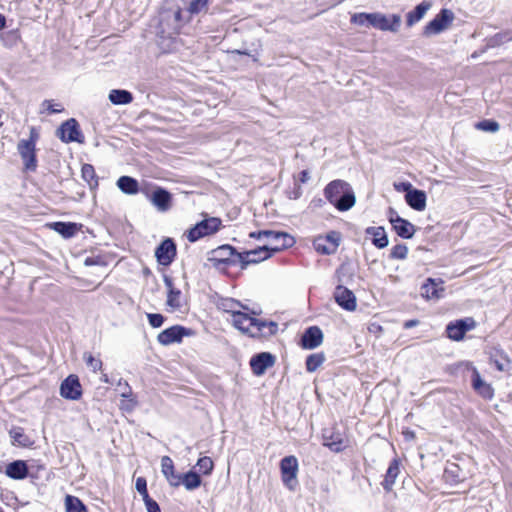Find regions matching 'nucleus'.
<instances>
[{"label": "nucleus", "instance_id": "69168bd1", "mask_svg": "<svg viewBox=\"0 0 512 512\" xmlns=\"http://www.w3.org/2000/svg\"><path fill=\"white\" fill-rule=\"evenodd\" d=\"M231 54H239V55H248L251 56V54L247 51H241V50H232L230 51Z\"/></svg>", "mask_w": 512, "mask_h": 512}, {"label": "nucleus", "instance_id": "09e8293b", "mask_svg": "<svg viewBox=\"0 0 512 512\" xmlns=\"http://www.w3.org/2000/svg\"><path fill=\"white\" fill-rule=\"evenodd\" d=\"M147 317L149 324L154 328H158L164 323V317L161 314L151 313L148 314Z\"/></svg>", "mask_w": 512, "mask_h": 512}, {"label": "nucleus", "instance_id": "052dcab7", "mask_svg": "<svg viewBox=\"0 0 512 512\" xmlns=\"http://www.w3.org/2000/svg\"><path fill=\"white\" fill-rule=\"evenodd\" d=\"M308 179H309V173H308V171L303 170V171L300 173V181H301L302 183H305V182H307V181H308Z\"/></svg>", "mask_w": 512, "mask_h": 512}, {"label": "nucleus", "instance_id": "774afa93", "mask_svg": "<svg viewBox=\"0 0 512 512\" xmlns=\"http://www.w3.org/2000/svg\"><path fill=\"white\" fill-rule=\"evenodd\" d=\"M250 237L259 239V238H258V232H252V233H250Z\"/></svg>", "mask_w": 512, "mask_h": 512}, {"label": "nucleus", "instance_id": "4468645a", "mask_svg": "<svg viewBox=\"0 0 512 512\" xmlns=\"http://www.w3.org/2000/svg\"><path fill=\"white\" fill-rule=\"evenodd\" d=\"M189 335V331L182 326H172L159 333L157 340L162 345H170L181 342L182 338Z\"/></svg>", "mask_w": 512, "mask_h": 512}, {"label": "nucleus", "instance_id": "4be33fe9", "mask_svg": "<svg viewBox=\"0 0 512 512\" xmlns=\"http://www.w3.org/2000/svg\"><path fill=\"white\" fill-rule=\"evenodd\" d=\"M392 227L397 235L404 239L412 238L416 231L412 223L400 216H395V219L392 220Z\"/></svg>", "mask_w": 512, "mask_h": 512}, {"label": "nucleus", "instance_id": "c85d7f7f", "mask_svg": "<svg viewBox=\"0 0 512 512\" xmlns=\"http://www.w3.org/2000/svg\"><path fill=\"white\" fill-rule=\"evenodd\" d=\"M27 473V465L22 460L14 461L6 467V475L12 479H24Z\"/></svg>", "mask_w": 512, "mask_h": 512}, {"label": "nucleus", "instance_id": "a878e982", "mask_svg": "<svg viewBox=\"0 0 512 512\" xmlns=\"http://www.w3.org/2000/svg\"><path fill=\"white\" fill-rule=\"evenodd\" d=\"M432 4L429 1H423L406 15V22L409 27L419 22L430 10Z\"/></svg>", "mask_w": 512, "mask_h": 512}, {"label": "nucleus", "instance_id": "2f4dec72", "mask_svg": "<svg viewBox=\"0 0 512 512\" xmlns=\"http://www.w3.org/2000/svg\"><path fill=\"white\" fill-rule=\"evenodd\" d=\"M117 187L125 194L135 195L139 191L138 181L130 176H121L117 180Z\"/></svg>", "mask_w": 512, "mask_h": 512}, {"label": "nucleus", "instance_id": "f03ea898", "mask_svg": "<svg viewBox=\"0 0 512 512\" xmlns=\"http://www.w3.org/2000/svg\"><path fill=\"white\" fill-rule=\"evenodd\" d=\"M354 24L396 33L401 25V16L397 14L387 16L382 13H354Z\"/></svg>", "mask_w": 512, "mask_h": 512}, {"label": "nucleus", "instance_id": "9b49d317", "mask_svg": "<svg viewBox=\"0 0 512 512\" xmlns=\"http://www.w3.org/2000/svg\"><path fill=\"white\" fill-rule=\"evenodd\" d=\"M236 251L230 245H222L213 249L208 254V261L213 263L214 265L220 263H238L236 258Z\"/></svg>", "mask_w": 512, "mask_h": 512}, {"label": "nucleus", "instance_id": "473e14b6", "mask_svg": "<svg viewBox=\"0 0 512 512\" xmlns=\"http://www.w3.org/2000/svg\"><path fill=\"white\" fill-rule=\"evenodd\" d=\"M108 98L115 105H126L133 101L132 94L127 90L121 89L111 90Z\"/></svg>", "mask_w": 512, "mask_h": 512}, {"label": "nucleus", "instance_id": "79ce46f5", "mask_svg": "<svg viewBox=\"0 0 512 512\" xmlns=\"http://www.w3.org/2000/svg\"><path fill=\"white\" fill-rule=\"evenodd\" d=\"M475 128L484 132L495 133L500 129V125L495 120H483L476 123Z\"/></svg>", "mask_w": 512, "mask_h": 512}, {"label": "nucleus", "instance_id": "338daca9", "mask_svg": "<svg viewBox=\"0 0 512 512\" xmlns=\"http://www.w3.org/2000/svg\"><path fill=\"white\" fill-rule=\"evenodd\" d=\"M181 14H182L181 10H177V11L174 13L175 19H176L177 21H181Z\"/></svg>", "mask_w": 512, "mask_h": 512}, {"label": "nucleus", "instance_id": "a18cd8bd", "mask_svg": "<svg viewBox=\"0 0 512 512\" xmlns=\"http://www.w3.org/2000/svg\"><path fill=\"white\" fill-rule=\"evenodd\" d=\"M408 254V247L405 244L395 245L390 252V258L397 260L406 259Z\"/></svg>", "mask_w": 512, "mask_h": 512}, {"label": "nucleus", "instance_id": "864d4df0", "mask_svg": "<svg viewBox=\"0 0 512 512\" xmlns=\"http://www.w3.org/2000/svg\"><path fill=\"white\" fill-rule=\"evenodd\" d=\"M491 362L495 365V367L499 371H506L508 369V366H509V361L506 358H502L500 360L499 359H495V358H491Z\"/></svg>", "mask_w": 512, "mask_h": 512}, {"label": "nucleus", "instance_id": "de8ad7c7", "mask_svg": "<svg viewBox=\"0 0 512 512\" xmlns=\"http://www.w3.org/2000/svg\"><path fill=\"white\" fill-rule=\"evenodd\" d=\"M135 487H136V490L140 493V495L142 496V498H147L148 495V491H147V482H146V479L143 478V477H138L136 479V484H135Z\"/></svg>", "mask_w": 512, "mask_h": 512}, {"label": "nucleus", "instance_id": "a211bd4d", "mask_svg": "<svg viewBox=\"0 0 512 512\" xmlns=\"http://www.w3.org/2000/svg\"><path fill=\"white\" fill-rule=\"evenodd\" d=\"M472 387L485 399H492L494 396V389L489 383L482 379L480 373L475 367L472 368Z\"/></svg>", "mask_w": 512, "mask_h": 512}, {"label": "nucleus", "instance_id": "6e6552de", "mask_svg": "<svg viewBox=\"0 0 512 512\" xmlns=\"http://www.w3.org/2000/svg\"><path fill=\"white\" fill-rule=\"evenodd\" d=\"M17 150L21 156L25 170L35 171L37 168V158L36 145L33 144V140H20L17 145Z\"/></svg>", "mask_w": 512, "mask_h": 512}, {"label": "nucleus", "instance_id": "8fccbe9b", "mask_svg": "<svg viewBox=\"0 0 512 512\" xmlns=\"http://www.w3.org/2000/svg\"><path fill=\"white\" fill-rule=\"evenodd\" d=\"M143 501L145 503L147 512H161L158 503L152 498H150V496H147V498H143Z\"/></svg>", "mask_w": 512, "mask_h": 512}, {"label": "nucleus", "instance_id": "dca6fc26", "mask_svg": "<svg viewBox=\"0 0 512 512\" xmlns=\"http://www.w3.org/2000/svg\"><path fill=\"white\" fill-rule=\"evenodd\" d=\"M323 342V333L318 326H311L303 333L301 344L305 349H315Z\"/></svg>", "mask_w": 512, "mask_h": 512}, {"label": "nucleus", "instance_id": "a19ab883", "mask_svg": "<svg viewBox=\"0 0 512 512\" xmlns=\"http://www.w3.org/2000/svg\"><path fill=\"white\" fill-rule=\"evenodd\" d=\"M83 360L86 363L87 367L94 373L100 371L102 368V361L99 358L94 357L90 353H84Z\"/></svg>", "mask_w": 512, "mask_h": 512}, {"label": "nucleus", "instance_id": "7ed1b4c3", "mask_svg": "<svg viewBox=\"0 0 512 512\" xmlns=\"http://www.w3.org/2000/svg\"><path fill=\"white\" fill-rule=\"evenodd\" d=\"M347 186V183L335 180L325 188L326 198L340 211H346L352 207V194L347 191Z\"/></svg>", "mask_w": 512, "mask_h": 512}, {"label": "nucleus", "instance_id": "58836bf2", "mask_svg": "<svg viewBox=\"0 0 512 512\" xmlns=\"http://www.w3.org/2000/svg\"><path fill=\"white\" fill-rule=\"evenodd\" d=\"M221 307L225 312L230 313L233 318L236 313L242 312L241 308H243V305L233 299H225L222 301Z\"/></svg>", "mask_w": 512, "mask_h": 512}, {"label": "nucleus", "instance_id": "2eb2a0df", "mask_svg": "<svg viewBox=\"0 0 512 512\" xmlns=\"http://www.w3.org/2000/svg\"><path fill=\"white\" fill-rule=\"evenodd\" d=\"M176 255V246L173 240H164L156 249L155 256L157 261L164 266H168L172 263Z\"/></svg>", "mask_w": 512, "mask_h": 512}, {"label": "nucleus", "instance_id": "603ef678", "mask_svg": "<svg viewBox=\"0 0 512 512\" xmlns=\"http://www.w3.org/2000/svg\"><path fill=\"white\" fill-rule=\"evenodd\" d=\"M393 187L397 192H406V194L414 189L410 182H394Z\"/></svg>", "mask_w": 512, "mask_h": 512}, {"label": "nucleus", "instance_id": "c03bdc74", "mask_svg": "<svg viewBox=\"0 0 512 512\" xmlns=\"http://www.w3.org/2000/svg\"><path fill=\"white\" fill-rule=\"evenodd\" d=\"M196 466L199 468L200 472L209 475L213 470L214 463L210 457L204 456L198 459Z\"/></svg>", "mask_w": 512, "mask_h": 512}, {"label": "nucleus", "instance_id": "c9c22d12", "mask_svg": "<svg viewBox=\"0 0 512 512\" xmlns=\"http://www.w3.org/2000/svg\"><path fill=\"white\" fill-rule=\"evenodd\" d=\"M82 178L93 188L98 185L94 167L90 164H84L81 169Z\"/></svg>", "mask_w": 512, "mask_h": 512}, {"label": "nucleus", "instance_id": "cd10ccee", "mask_svg": "<svg viewBox=\"0 0 512 512\" xmlns=\"http://www.w3.org/2000/svg\"><path fill=\"white\" fill-rule=\"evenodd\" d=\"M443 287L437 284L433 279L429 278L421 287V295L426 299L437 300L442 297Z\"/></svg>", "mask_w": 512, "mask_h": 512}, {"label": "nucleus", "instance_id": "b1692460", "mask_svg": "<svg viewBox=\"0 0 512 512\" xmlns=\"http://www.w3.org/2000/svg\"><path fill=\"white\" fill-rule=\"evenodd\" d=\"M400 473V461L394 458L386 471L382 486L386 491H391Z\"/></svg>", "mask_w": 512, "mask_h": 512}, {"label": "nucleus", "instance_id": "c756f323", "mask_svg": "<svg viewBox=\"0 0 512 512\" xmlns=\"http://www.w3.org/2000/svg\"><path fill=\"white\" fill-rule=\"evenodd\" d=\"M366 233L372 236V243L377 248H385L389 243L387 234L383 227H369L366 229Z\"/></svg>", "mask_w": 512, "mask_h": 512}, {"label": "nucleus", "instance_id": "20e7f679", "mask_svg": "<svg viewBox=\"0 0 512 512\" xmlns=\"http://www.w3.org/2000/svg\"><path fill=\"white\" fill-rule=\"evenodd\" d=\"M298 471L299 463L295 456H286L280 461L281 479L290 491H294L299 484Z\"/></svg>", "mask_w": 512, "mask_h": 512}, {"label": "nucleus", "instance_id": "f3484780", "mask_svg": "<svg viewBox=\"0 0 512 512\" xmlns=\"http://www.w3.org/2000/svg\"><path fill=\"white\" fill-rule=\"evenodd\" d=\"M273 364L274 357L268 352L259 353L250 360L251 369L256 375H262Z\"/></svg>", "mask_w": 512, "mask_h": 512}, {"label": "nucleus", "instance_id": "f8f14e48", "mask_svg": "<svg viewBox=\"0 0 512 512\" xmlns=\"http://www.w3.org/2000/svg\"><path fill=\"white\" fill-rule=\"evenodd\" d=\"M475 327V321L473 318L460 319L450 323L447 328V335L450 339L460 341L464 338L466 332L472 330Z\"/></svg>", "mask_w": 512, "mask_h": 512}, {"label": "nucleus", "instance_id": "bf43d9fd", "mask_svg": "<svg viewBox=\"0 0 512 512\" xmlns=\"http://www.w3.org/2000/svg\"><path fill=\"white\" fill-rule=\"evenodd\" d=\"M403 435L406 440H413L415 438V433L412 430L406 429L403 431Z\"/></svg>", "mask_w": 512, "mask_h": 512}, {"label": "nucleus", "instance_id": "aec40b11", "mask_svg": "<svg viewBox=\"0 0 512 512\" xmlns=\"http://www.w3.org/2000/svg\"><path fill=\"white\" fill-rule=\"evenodd\" d=\"M406 203L416 211H424L426 209L427 196L422 190L414 188L405 194Z\"/></svg>", "mask_w": 512, "mask_h": 512}, {"label": "nucleus", "instance_id": "49530a36", "mask_svg": "<svg viewBox=\"0 0 512 512\" xmlns=\"http://www.w3.org/2000/svg\"><path fill=\"white\" fill-rule=\"evenodd\" d=\"M208 0H192L188 6L190 14H198L207 8Z\"/></svg>", "mask_w": 512, "mask_h": 512}, {"label": "nucleus", "instance_id": "0e129e2a", "mask_svg": "<svg viewBox=\"0 0 512 512\" xmlns=\"http://www.w3.org/2000/svg\"><path fill=\"white\" fill-rule=\"evenodd\" d=\"M6 27V18L4 15L0 14V30Z\"/></svg>", "mask_w": 512, "mask_h": 512}, {"label": "nucleus", "instance_id": "bb28decb", "mask_svg": "<svg viewBox=\"0 0 512 512\" xmlns=\"http://www.w3.org/2000/svg\"><path fill=\"white\" fill-rule=\"evenodd\" d=\"M334 299L340 307L352 311V292L349 289L339 284L335 289Z\"/></svg>", "mask_w": 512, "mask_h": 512}, {"label": "nucleus", "instance_id": "f257e3e1", "mask_svg": "<svg viewBox=\"0 0 512 512\" xmlns=\"http://www.w3.org/2000/svg\"><path fill=\"white\" fill-rule=\"evenodd\" d=\"M232 323L242 333L251 337H260L272 335L277 332L278 326L275 322H266L251 317L247 313H236L232 318Z\"/></svg>", "mask_w": 512, "mask_h": 512}, {"label": "nucleus", "instance_id": "3c124183", "mask_svg": "<svg viewBox=\"0 0 512 512\" xmlns=\"http://www.w3.org/2000/svg\"><path fill=\"white\" fill-rule=\"evenodd\" d=\"M349 264H342L341 267L338 269V279L340 282L348 281L350 278L349 273Z\"/></svg>", "mask_w": 512, "mask_h": 512}, {"label": "nucleus", "instance_id": "f704fd0d", "mask_svg": "<svg viewBox=\"0 0 512 512\" xmlns=\"http://www.w3.org/2000/svg\"><path fill=\"white\" fill-rule=\"evenodd\" d=\"M65 509L66 512H87L86 506L83 502L72 495H67L65 497Z\"/></svg>", "mask_w": 512, "mask_h": 512}, {"label": "nucleus", "instance_id": "7c9ffc66", "mask_svg": "<svg viewBox=\"0 0 512 512\" xmlns=\"http://www.w3.org/2000/svg\"><path fill=\"white\" fill-rule=\"evenodd\" d=\"M51 228L64 238L73 237L79 230L78 224L72 222H54Z\"/></svg>", "mask_w": 512, "mask_h": 512}, {"label": "nucleus", "instance_id": "4c0bfd02", "mask_svg": "<svg viewBox=\"0 0 512 512\" xmlns=\"http://www.w3.org/2000/svg\"><path fill=\"white\" fill-rule=\"evenodd\" d=\"M328 240L323 239V237H318L314 241V247L317 252L321 254H332L335 252V245L332 243H328Z\"/></svg>", "mask_w": 512, "mask_h": 512}, {"label": "nucleus", "instance_id": "ea45409f", "mask_svg": "<svg viewBox=\"0 0 512 512\" xmlns=\"http://www.w3.org/2000/svg\"><path fill=\"white\" fill-rule=\"evenodd\" d=\"M324 356L323 354H312L307 357L306 359V369L309 372L316 371L324 362Z\"/></svg>", "mask_w": 512, "mask_h": 512}, {"label": "nucleus", "instance_id": "e2e57ef3", "mask_svg": "<svg viewBox=\"0 0 512 512\" xmlns=\"http://www.w3.org/2000/svg\"><path fill=\"white\" fill-rule=\"evenodd\" d=\"M395 216H399V215L397 214V212L394 209L390 208L389 212H388V217H389V221L391 224H392V220L395 219Z\"/></svg>", "mask_w": 512, "mask_h": 512}, {"label": "nucleus", "instance_id": "4d7b16f0", "mask_svg": "<svg viewBox=\"0 0 512 512\" xmlns=\"http://www.w3.org/2000/svg\"><path fill=\"white\" fill-rule=\"evenodd\" d=\"M20 38L17 30H11L3 35V39H8L11 43H16Z\"/></svg>", "mask_w": 512, "mask_h": 512}, {"label": "nucleus", "instance_id": "72a5a7b5", "mask_svg": "<svg viewBox=\"0 0 512 512\" xmlns=\"http://www.w3.org/2000/svg\"><path fill=\"white\" fill-rule=\"evenodd\" d=\"M181 484H183L187 490L191 491L201 485V478L196 472L189 471L181 475Z\"/></svg>", "mask_w": 512, "mask_h": 512}, {"label": "nucleus", "instance_id": "0eeeda50", "mask_svg": "<svg viewBox=\"0 0 512 512\" xmlns=\"http://www.w3.org/2000/svg\"><path fill=\"white\" fill-rule=\"evenodd\" d=\"M263 237L268 239L267 246L269 247V252L271 254L282 249L291 247L294 244V238L284 232H275L271 230L259 231L258 238Z\"/></svg>", "mask_w": 512, "mask_h": 512}, {"label": "nucleus", "instance_id": "37998d69", "mask_svg": "<svg viewBox=\"0 0 512 512\" xmlns=\"http://www.w3.org/2000/svg\"><path fill=\"white\" fill-rule=\"evenodd\" d=\"M10 436L12 438V443L14 445L27 446L29 443L28 437L24 434L23 430L20 428L11 430Z\"/></svg>", "mask_w": 512, "mask_h": 512}, {"label": "nucleus", "instance_id": "423d86ee", "mask_svg": "<svg viewBox=\"0 0 512 512\" xmlns=\"http://www.w3.org/2000/svg\"><path fill=\"white\" fill-rule=\"evenodd\" d=\"M221 223V219L219 218H206L187 232V238L190 242H195L202 237L212 235L220 229Z\"/></svg>", "mask_w": 512, "mask_h": 512}, {"label": "nucleus", "instance_id": "e433bc0d", "mask_svg": "<svg viewBox=\"0 0 512 512\" xmlns=\"http://www.w3.org/2000/svg\"><path fill=\"white\" fill-rule=\"evenodd\" d=\"M324 445L331 451L340 452L346 447V442L339 436H331L330 439L324 434Z\"/></svg>", "mask_w": 512, "mask_h": 512}, {"label": "nucleus", "instance_id": "ddd939ff", "mask_svg": "<svg viewBox=\"0 0 512 512\" xmlns=\"http://www.w3.org/2000/svg\"><path fill=\"white\" fill-rule=\"evenodd\" d=\"M60 394L62 397L70 400H77L81 397V385L79 379L75 375H69L60 386Z\"/></svg>", "mask_w": 512, "mask_h": 512}, {"label": "nucleus", "instance_id": "393cba45", "mask_svg": "<svg viewBox=\"0 0 512 512\" xmlns=\"http://www.w3.org/2000/svg\"><path fill=\"white\" fill-rule=\"evenodd\" d=\"M151 202L159 211H167L171 205V195L168 191L157 188L151 196Z\"/></svg>", "mask_w": 512, "mask_h": 512}, {"label": "nucleus", "instance_id": "13d9d810", "mask_svg": "<svg viewBox=\"0 0 512 512\" xmlns=\"http://www.w3.org/2000/svg\"><path fill=\"white\" fill-rule=\"evenodd\" d=\"M38 137H39V135H38L36 129L34 127H31V129H30V137H29L28 140H33V144L36 145Z\"/></svg>", "mask_w": 512, "mask_h": 512}, {"label": "nucleus", "instance_id": "6e6d98bb", "mask_svg": "<svg viewBox=\"0 0 512 512\" xmlns=\"http://www.w3.org/2000/svg\"><path fill=\"white\" fill-rule=\"evenodd\" d=\"M43 106H46L51 113H59L63 111L60 104H53L50 100H45Z\"/></svg>", "mask_w": 512, "mask_h": 512}, {"label": "nucleus", "instance_id": "39448f33", "mask_svg": "<svg viewBox=\"0 0 512 512\" xmlns=\"http://www.w3.org/2000/svg\"><path fill=\"white\" fill-rule=\"evenodd\" d=\"M455 19L454 13L450 9H442L427 25L424 27V35L432 36L442 33L450 28Z\"/></svg>", "mask_w": 512, "mask_h": 512}, {"label": "nucleus", "instance_id": "6ab92c4d", "mask_svg": "<svg viewBox=\"0 0 512 512\" xmlns=\"http://www.w3.org/2000/svg\"><path fill=\"white\" fill-rule=\"evenodd\" d=\"M161 472L173 487L181 485V474L175 472L174 463L169 456H163L161 458Z\"/></svg>", "mask_w": 512, "mask_h": 512}, {"label": "nucleus", "instance_id": "680f3d73", "mask_svg": "<svg viewBox=\"0 0 512 512\" xmlns=\"http://www.w3.org/2000/svg\"><path fill=\"white\" fill-rule=\"evenodd\" d=\"M418 325V321L417 320H408L404 323V328L406 329H409V328H412L414 326Z\"/></svg>", "mask_w": 512, "mask_h": 512}, {"label": "nucleus", "instance_id": "5701e85b", "mask_svg": "<svg viewBox=\"0 0 512 512\" xmlns=\"http://www.w3.org/2000/svg\"><path fill=\"white\" fill-rule=\"evenodd\" d=\"M164 283L168 289V295H167V301H166L167 305L170 308H172L173 310L180 309L182 306L181 291L179 289H176L173 286V281L169 276H164Z\"/></svg>", "mask_w": 512, "mask_h": 512}, {"label": "nucleus", "instance_id": "1a4fd4ad", "mask_svg": "<svg viewBox=\"0 0 512 512\" xmlns=\"http://www.w3.org/2000/svg\"><path fill=\"white\" fill-rule=\"evenodd\" d=\"M270 256L271 253L269 252V247L267 245L236 254L237 261L241 264L242 269H245L249 264H256L266 260Z\"/></svg>", "mask_w": 512, "mask_h": 512}, {"label": "nucleus", "instance_id": "9d476101", "mask_svg": "<svg viewBox=\"0 0 512 512\" xmlns=\"http://www.w3.org/2000/svg\"><path fill=\"white\" fill-rule=\"evenodd\" d=\"M58 137L65 143L83 142L82 134L79 130L78 123L75 119H69L64 122L57 130Z\"/></svg>", "mask_w": 512, "mask_h": 512}, {"label": "nucleus", "instance_id": "5fc2aeb1", "mask_svg": "<svg viewBox=\"0 0 512 512\" xmlns=\"http://www.w3.org/2000/svg\"><path fill=\"white\" fill-rule=\"evenodd\" d=\"M323 239L328 240V243H333L336 250L340 243V234L337 232H331L327 236L323 237Z\"/></svg>", "mask_w": 512, "mask_h": 512}, {"label": "nucleus", "instance_id": "412c9836", "mask_svg": "<svg viewBox=\"0 0 512 512\" xmlns=\"http://www.w3.org/2000/svg\"><path fill=\"white\" fill-rule=\"evenodd\" d=\"M467 478V473L457 464L448 463L444 470V479L451 485L458 484Z\"/></svg>", "mask_w": 512, "mask_h": 512}]
</instances>
